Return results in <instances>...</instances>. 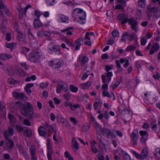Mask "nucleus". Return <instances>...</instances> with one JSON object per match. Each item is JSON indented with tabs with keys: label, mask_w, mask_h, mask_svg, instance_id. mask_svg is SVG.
<instances>
[{
	"label": "nucleus",
	"mask_w": 160,
	"mask_h": 160,
	"mask_svg": "<svg viewBox=\"0 0 160 160\" xmlns=\"http://www.w3.org/2000/svg\"><path fill=\"white\" fill-rule=\"evenodd\" d=\"M24 134L27 137H29L32 134L31 131L29 129H27L24 132Z\"/></svg>",
	"instance_id": "09e8293b"
},
{
	"label": "nucleus",
	"mask_w": 160,
	"mask_h": 160,
	"mask_svg": "<svg viewBox=\"0 0 160 160\" xmlns=\"http://www.w3.org/2000/svg\"><path fill=\"white\" fill-rule=\"evenodd\" d=\"M156 7H148L147 9V13L148 17H151L152 16L153 13H154Z\"/></svg>",
	"instance_id": "412c9836"
},
{
	"label": "nucleus",
	"mask_w": 160,
	"mask_h": 160,
	"mask_svg": "<svg viewBox=\"0 0 160 160\" xmlns=\"http://www.w3.org/2000/svg\"><path fill=\"white\" fill-rule=\"evenodd\" d=\"M45 129V128L42 126H40L38 129V132L39 134L42 136H44L46 134V132L44 131V129Z\"/></svg>",
	"instance_id": "393cba45"
},
{
	"label": "nucleus",
	"mask_w": 160,
	"mask_h": 160,
	"mask_svg": "<svg viewBox=\"0 0 160 160\" xmlns=\"http://www.w3.org/2000/svg\"><path fill=\"white\" fill-rule=\"evenodd\" d=\"M72 145L75 149L78 150V144L76 138L74 137H72Z\"/></svg>",
	"instance_id": "bb28decb"
},
{
	"label": "nucleus",
	"mask_w": 160,
	"mask_h": 160,
	"mask_svg": "<svg viewBox=\"0 0 160 160\" xmlns=\"http://www.w3.org/2000/svg\"><path fill=\"white\" fill-rule=\"evenodd\" d=\"M132 152L133 154L137 158L139 159L142 158V156L138 154L136 152L132 150Z\"/></svg>",
	"instance_id": "864d4df0"
},
{
	"label": "nucleus",
	"mask_w": 160,
	"mask_h": 160,
	"mask_svg": "<svg viewBox=\"0 0 160 160\" xmlns=\"http://www.w3.org/2000/svg\"><path fill=\"white\" fill-rule=\"evenodd\" d=\"M139 136L138 131L137 129H134L131 135V137L132 138H138Z\"/></svg>",
	"instance_id": "c756f323"
},
{
	"label": "nucleus",
	"mask_w": 160,
	"mask_h": 160,
	"mask_svg": "<svg viewBox=\"0 0 160 160\" xmlns=\"http://www.w3.org/2000/svg\"><path fill=\"white\" fill-rule=\"evenodd\" d=\"M102 136L101 133H99L97 134V139L98 140L99 142L101 143H102Z\"/></svg>",
	"instance_id": "5fc2aeb1"
},
{
	"label": "nucleus",
	"mask_w": 160,
	"mask_h": 160,
	"mask_svg": "<svg viewBox=\"0 0 160 160\" xmlns=\"http://www.w3.org/2000/svg\"><path fill=\"white\" fill-rule=\"evenodd\" d=\"M46 2L48 6L53 5L55 0H46Z\"/></svg>",
	"instance_id": "3c124183"
},
{
	"label": "nucleus",
	"mask_w": 160,
	"mask_h": 160,
	"mask_svg": "<svg viewBox=\"0 0 160 160\" xmlns=\"http://www.w3.org/2000/svg\"><path fill=\"white\" fill-rule=\"evenodd\" d=\"M83 41L82 37L79 38L75 41L74 43L76 45L75 48V50H78L80 49V47L82 45L81 43V41Z\"/></svg>",
	"instance_id": "dca6fc26"
},
{
	"label": "nucleus",
	"mask_w": 160,
	"mask_h": 160,
	"mask_svg": "<svg viewBox=\"0 0 160 160\" xmlns=\"http://www.w3.org/2000/svg\"><path fill=\"white\" fill-rule=\"evenodd\" d=\"M128 23L131 25V28L132 29L136 32L137 29L138 22L134 18H132L129 19Z\"/></svg>",
	"instance_id": "423d86ee"
},
{
	"label": "nucleus",
	"mask_w": 160,
	"mask_h": 160,
	"mask_svg": "<svg viewBox=\"0 0 160 160\" xmlns=\"http://www.w3.org/2000/svg\"><path fill=\"white\" fill-rule=\"evenodd\" d=\"M8 82L9 84H17L19 83L18 80H15L12 78H9L8 80Z\"/></svg>",
	"instance_id": "2f4dec72"
},
{
	"label": "nucleus",
	"mask_w": 160,
	"mask_h": 160,
	"mask_svg": "<svg viewBox=\"0 0 160 160\" xmlns=\"http://www.w3.org/2000/svg\"><path fill=\"white\" fill-rule=\"evenodd\" d=\"M18 149L21 153L25 155L26 154V150L23 147L20 146L18 147Z\"/></svg>",
	"instance_id": "0e129e2a"
},
{
	"label": "nucleus",
	"mask_w": 160,
	"mask_h": 160,
	"mask_svg": "<svg viewBox=\"0 0 160 160\" xmlns=\"http://www.w3.org/2000/svg\"><path fill=\"white\" fill-rule=\"evenodd\" d=\"M135 67L138 69H139L141 68V66L139 61H136L135 63Z\"/></svg>",
	"instance_id": "69168bd1"
},
{
	"label": "nucleus",
	"mask_w": 160,
	"mask_h": 160,
	"mask_svg": "<svg viewBox=\"0 0 160 160\" xmlns=\"http://www.w3.org/2000/svg\"><path fill=\"white\" fill-rule=\"evenodd\" d=\"M17 8L19 12V18L21 19L22 18V16L23 14H24V10L21 8V5L19 4H18Z\"/></svg>",
	"instance_id": "4be33fe9"
},
{
	"label": "nucleus",
	"mask_w": 160,
	"mask_h": 160,
	"mask_svg": "<svg viewBox=\"0 0 160 160\" xmlns=\"http://www.w3.org/2000/svg\"><path fill=\"white\" fill-rule=\"evenodd\" d=\"M16 129L19 132H22L23 130V128L21 126L17 125L16 126Z\"/></svg>",
	"instance_id": "bf43d9fd"
},
{
	"label": "nucleus",
	"mask_w": 160,
	"mask_h": 160,
	"mask_svg": "<svg viewBox=\"0 0 160 160\" xmlns=\"http://www.w3.org/2000/svg\"><path fill=\"white\" fill-rule=\"evenodd\" d=\"M34 27L36 28L42 27L43 25L39 19H35L33 22Z\"/></svg>",
	"instance_id": "5701e85b"
},
{
	"label": "nucleus",
	"mask_w": 160,
	"mask_h": 160,
	"mask_svg": "<svg viewBox=\"0 0 160 160\" xmlns=\"http://www.w3.org/2000/svg\"><path fill=\"white\" fill-rule=\"evenodd\" d=\"M140 41L141 45L144 46L145 45L147 42V39L145 38H143L141 39Z\"/></svg>",
	"instance_id": "e2e57ef3"
},
{
	"label": "nucleus",
	"mask_w": 160,
	"mask_h": 160,
	"mask_svg": "<svg viewBox=\"0 0 160 160\" xmlns=\"http://www.w3.org/2000/svg\"><path fill=\"white\" fill-rule=\"evenodd\" d=\"M148 152L146 148H144L142 150V155L141 156H142V158H140L142 159H143L144 158H146L148 154Z\"/></svg>",
	"instance_id": "7c9ffc66"
},
{
	"label": "nucleus",
	"mask_w": 160,
	"mask_h": 160,
	"mask_svg": "<svg viewBox=\"0 0 160 160\" xmlns=\"http://www.w3.org/2000/svg\"><path fill=\"white\" fill-rule=\"evenodd\" d=\"M153 154L156 157L158 158L160 155V148H156L155 152H154Z\"/></svg>",
	"instance_id": "49530a36"
},
{
	"label": "nucleus",
	"mask_w": 160,
	"mask_h": 160,
	"mask_svg": "<svg viewBox=\"0 0 160 160\" xmlns=\"http://www.w3.org/2000/svg\"><path fill=\"white\" fill-rule=\"evenodd\" d=\"M107 77H108L107 81L109 82L111 80V78L112 76V73L111 72H107L106 73Z\"/></svg>",
	"instance_id": "ea45409f"
},
{
	"label": "nucleus",
	"mask_w": 160,
	"mask_h": 160,
	"mask_svg": "<svg viewBox=\"0 0 160 160\" xmlns=\"http://www.w3.org/2000/svg\"><path fill=\"white\" fill-rule=\"evenodd\" d=\"M12 58L11 55L7 54H0V59L2 61L6 60Z\"/></svg>",
	"instance_id": "aec40b11"
},
{
	"label": "nucleus",
	"mask_w": 160,
	"mask_h": 160,
	"mask_svg": "<svg viewBox=\"0 0 160 160\" xmlns=\"http://www.w3.org/2000/svg\"><path fill=\"white\" fill-rule=\"evenodd\" d=\"M48 64L49 66L55 70H59L60 68L63 65V63L58 59L50 61Z\"/></svg>",
	"instance_id": "20e7f679"
},
{
	"label": "nucleus",
	"mask_w": 160,
	"mask_h": 160,
	"mask_svg": "<svg viewBox=\"0 0 160 160\" xmlns=\"http://www.w3.org/2000/svg\"><path fill=\"white\" fill-rule=\"evenodd\" d=\"M154 16L157 18H160V9L155 7V9L154 12Z\"/></svg>",
	"instance_id": "473e14b6"
},
{
	"label": "nucleus",
	"mask_w": 160,
	"mask_h": 160,
	"mask_svg": "<svg viewBox=\"0 0 160 160\" xmlns=\"http://www.w3.org/2000/svg\"><path fill=\"white\" fill-rule=\"evenodd\" d=\"M34 14L37 18V19H39L40 16L41 15V13L39 11L36 10L34 11Z\"/></svg>",
	"instance_id": "680f3d73"
},
{
	"label": "nucleus",
	"mask_w": 160,
	"mask_h": 160,
	"mask_svg": "<svg viewBox=\"0 0 160 160\" xmlns=\"http://www.w3.org/2000/svg\"><path fill=\"white\" fill-rule=\"evenodd\" d=\"M18 38L20 41H23L25 39V37L23 33L19 34L18 36Z\"/></svg>",
	"instance_id": "a19ab883"
},
{
	"label": "nucleus",
	"mask_w": 160,
	"mask_h": 160,
	"mask_svg": "<svg viewBox=\"0 0 160 160\" xmlns=\"http://www.w3.org/2000/svg\"><path fill=\"white\" fill-rule=\"evenodd\" d=\"M9 122L11 123H13L15 121V118L13 115L12 114H9L8 116Z\"/></svg>",
	"instance_id": "f704fd0d"
},
{
	"label": "nucleus",
	"mask_w": 160,
	"mask_h": 160,
	"mask_svg": "<svg viewBox=\"0 0 160 160\" xmlns=\"http://www.w3.org/2000/svg\"><path fill=\"white\" fill-rule=\"evenodd\" d=\"M6 140L7 141L6 142V145L4 146V148L5 149H12L14 146L13 142L10 139Z\"/></svg>",
	"instance_id": "ddd939ff"
},
{
	"label": "nucleus",
	"mask_w": 160,
	"mask_h": 160,
	"mask_svg": "<svg viewBox=\"0 0 160 160\" xmlns=\"http://www.w3.org/2000/svg\"><path fill=\"white\" fill-rule=\"evenodd\" d=\"M59 17L62 22L68 23L69 19L67 16L61 14L59 15Z\"/></svg>",
	"instance_id": "b1692460"
},
{
	"label": "nucleus",
	"mask_w": 160,
	"mask_h": 160,
	"mask_svg": "<svg viewBox=\"0 0 160 160\" xmlns=\"http://www.w3.org/2000/svg\"><path fill=\"white\" fill-rule=\"evenodd\" d=\"M57 119L58 122L62 124H64L68 122L66 119L63 118L61 115L58 116L57 117Z\"/></svg>",
	"instance_id": "cd10ccee"
},
{
	"label": "nucleus",
	"mask_w": 160,
	"mask_h": 160,
	"mask_svg": "<svg viewBox=\"0 0 160 160\" xmlns=\"http://www.w3.org/2000/svg\"><path fill=\"white\" fill-rule=\"evenodd\" d=\"M80 105L78 104H74L72 103L71 106H70V109L74 111L76 109L80 108Z\"/></svg>",
	"instance_id": "c9c22d12"
},
{
	"label": "nucleus",
	"mask_w": 160,
	"mask_h": 160,
	"mask_svg": "<svg viewBox=\"0 0 160 160\" xmlns=\"http://www.w3.org/2000/svg\"><path fill=\"white\" fill-rule=\"evenodd\" d=\"M109 129L106 128L102 129V132L103 135L107 137V136L108 135V132H109Z\"/></svg>",
	"instance_id": "79ce46f5"
},
{
	"label": "nucleus",
	"mask_w": 160,
	"mask_h": 160,
	"mask_svg": "<svg viewBox=\"0 0 160 160\" xmlns=\"http://www.w3.org/2000/svg\"><path fill=\"white\" fill-rule=\"evenodd\" d=\"M78 60L82 66H84L88 62V59L87 57L81 55L78 57Z\"/></svg>",
	"instance_id": "1a4fd4ad"
},
{
	"label": "nucleus",
	"mask_w": 160,
	"mask_h": 160,
	"mask_svg": "<svg viewBox=\"0 0 160 160\" xmlns=\"http://www.w3.org/2000/svg\"><path fill=\"white\" fill-rule=\"evenodd\" d=\"M102 94L104 96L107 97L108 98H111L109 92L107 90H104L102 92Z\"/></svg>",
	"instance_id": "de8ad7c7"
},
{
	"label": "nucleus",
	"mask_w": 160,
	"mask_h": 160,
	"mask_svg": "<svg viewBox=\"0 0 160 160\" xmlns=\"http://www.w3.org/2000/svg\"><path fill=\"white\" fill-rule=\"evenodd\" d=\"M72 16L75 18L77 16L80 20V21H79L80 24H83L85 23L86 14L85 12L82 10L78 8H75L73 10Z\"/></svg>",
	"instance_id": "f03ea898"
},
{
	"label": "nucleus",
	"mask_w": 160,
	"mask_h": 160,
	"mask_svg": "<svg viewBox=\"0 0 160 160\" xmlns=\"http://www.w3.org/2000/svg\"><path fill=\"white\" fill-rule=\"evenodd\" d=\"M70 89L72 92L76 93L78 91V88L75 87L74 85H72L70 86Z\"/></svg>",
	"instance_id": "e433bc0d"
},
{
	"label": "nucleus",
	"mask_w": 160,
	"mask_h": 160,
	"mask_svg": "<svg viewBox=\"0 0 160 160\" xmlns=\"http://www.w3.org/2000/svg\"><path fill=\"white\" fill-rule=\"evenodd\" d=\"M17 107H19L22 113L25 116L29 115L32 117V106L30 103H28L26 105L22 103L21 101H17L16 103Z\"/></svg>",
	"instance_id": "f257e3e1"
},
{
	"label": "nucleus",
	"mask_w": 160,
	"mask_h": 160,
	"mask_svg": "<svg viewBox=\"0 0 160 160\" xmlns=\"http://www.w3.org/2000/svg\"><path fill=\"white\" fill-rule=\"evenodd\" d=\"M118 20L121 22V24H122L126 23L129 20L128 15L123 13L118 15Z\"/></svg>",
	"instance_id": "0eeeda50"
},
{
	"label": "nucleus",
	"mask_w": 160,
	"mask_h": 160,
	"mask_svg": "<svg viewBox=\"0 0 160 160\" xmlns=\"http://www.w3.org/2000/svg\"><path fill=\"white\" fill-rule=\"evenodd\" d=\"M41 54L37 51L34 50L29 55V59L30 62H36L40 58Z\"/></svg>",
	"instance_id": "7ed1b4c3"
},
{
	"label": "nucleus",
	"mask_w": 160,
	"mask_h": 160,
	"mask_svg": "<svg viewBox=\"0 0 160 160\" xmlns=\"http://www.w3.org/2000/svg\"><path fill=\"white\" fill-rule=\"evenodd\" d=\"M124 158L125 160H131L130 156L125 152L123 153Z\"/></svg>",
	"instance_id": "052dcab7"
},
{
	"label": "nucleus",
	"mask_w": 160,
	"mask_h": 160,
	"mask_svg": "<svg viewBox=\"0 0 160 160\" xmlns=\"http://www.w3.org/2000/svg\"><path fill=\"white\" fill-rule=\"evenodd\" d=\"M145 0H138V5L141 7H144L145 6Z\"/></svg>",
	"instance_id": "8fccbe9b"
},
{
	"label": "nucleus",
	"mask_w": 160,
	"mask_h": 160,
	"mask_svg": "<svg viewBox=\"0 0 160 160\" xmlns=\"http://www.w3.org/2000/svg\"><path fill=\"white\" fill-rule=\"evenodd\" d=\"M121 113L122 115L126 114H129V110L127 108L121 110Z\"/></svg>",
	"instance_id": "13d9d810"
},
{
	"label": "nucleus",
	"mask_w": 160,
	"mask_h": 160,
	"mask_svg": "<svg viewBox=\"0 0 160 160\" xmlns=\"http://www.w3.org/2000/svg\"><path fill=\"white\" fill-rule=\"evenodd\" d=\"M64 98L67 101H69L70 100L71 97V94L69 93H66L63 95Z\"/></svg>",
	"instance_id": "c03bdc74"
},
{
	"label": "nucleus",
	"mask_w": 160,
	"mask_h": 160,
	"mask_svg": "<svg viewBox=\"0 0 160 160\" xmlns=\"http://www.w3.org/2000/svg\"><path fill=\"white\" fill-rule=\"evenodd\" d=\"M104 117L106 119H108L109 118V113L108 111H104L103 112Z\"/></svg>",
	"instance_id": "774afa93"
},
{
	"label": "nucleus",
	"mask_w": 160,
	"mask_h": 160,
	"mask_svg": "<svg viewBox=\"0 0 160 160\" xmlns=\"http://www.w3.org/2000/svg\"><path fill=\"white\" fill-rule=\"evenodd\" d=\"M139 133L142 136L141 142L142 143H144L148 136L147 132L146 131H140L139 132Z\"/></svg>",
	"instance_id": "4468645a"
},
{
	"label": "nucleus",
	"mask_w": 160,
	"mask_h": 160,
	"mask_svg": "<svg viewBox=\"0 0 160 160\" xmlns=\"http://www.w3.org/2000/svg\"><path fill=\"white\" fill-rule=\"evenodd\" d=\"M13 128L12 127H8V129L5 130L4 133L5 140L10 139L11 137L13 135Z\"/></svg>",
	"instance_id": "39448f33"
},
{
	"label": "nucleus",
	"mask_w": 160,
	"mask_h": 160,
	"mask_svg": "<svg viewBox=\"0 0 160 160\" xmlns=\"http://www.w3.org/2000/svg\"><path fill=\"white\" fill-rule=\"evenodd\" d=\"M53 51L57 55L60 54L61 50L59 46L54 45L52 47V49L49 48L48 52L52 54Z\"/></svg>",
	"instance_id": "9d476101"
},
{
	"label": "nucleus",
	"mask_w": 160,
	"mask_h": 160,
	"mask_svg": "<svg viewBox=\"0 0 160 160\" xmlns=\"http://www.w3.org/2000/svg\"><path fill=\"white\" fill-rule=\"evenodd\" d=\"M112 34L114 38L119 37V32L118 31L116 30H114L112 32Z\"/></svg>",
	"instance_id": "58836bf2"
},
{
	"label": "nucleus",
	"mask_w": 160,
	"mask_h": 160,
	"mask_svg": "<svg viewBox=\"0 0 160 160\" xmlns=\"http://www.w3.org/2000/svg\"><path fill=\"white\" fill-rule=\"evenodd\" d=\"M109 129L106 128L102 129V132L103 135L107 137V136L108 135V132H109Z\"/></svg>",
	"instance_id": "37998d69"
},
{
	"label": "nucleus",
	"mask_w": 160,
	"mask_h": 160,
	"mask_svg": "<svg viewBox=\"0 0 160 160\" xmlns=\"http://www.w3.org/2000/svg\"><path fill=\"white\" fill-rule=\"evenodd\" d=\"M47 146L48 150L47 156L48 159V160H52V154L53 153V152L52 150L51 143L48 141L47 143Z\"/></svg>",
	"instance_id": "6e6552de"
},
{
	"label": "nucleus",
	"mask_w": 160,
	"mask_h": 160,
	"mask_svg": "<svg viewBox=\"0 0 160 160\" xmlns=\"http://www.w3.org/2000/svg\"><path fill=\"white\" fill-rule=\"evenodd\" d=\"M89 128L88 126L86 125V124L83 125L82 128V130L85 132H87L89 129Z\"/></svg>",
	"instance_id": "6e6d98bb"
},
{
	"label": "nucleus",
	"mask_w": 160,
	"mask_h": 160,
	"mask_svg": "<svg viewBox=\"0 0 160 160\" xmlns=\"http://www.w3.org/2000/svg\"><path fill=\"white\" fill-rule=\"evenodd\" d=\"M48 83L46 82H42L40 84V87L42 88H44L48 87Z\"/></svg>",
	"instance_id": "4d7b16f0"
},
{
	"label": "nucleus",
	"mask_w": 160,
	"mask_h": 160,
	"mask_svg": "<svg viewBox=\"0 0 160 160\" xmlns=\"http://www.w3.org/2000/svg\"><path fill=\"white\" fill-rule=\"evenodd\" d=\"M113 69V66L112 65L110 66L108 65H106L105 66V69L107 72H109V70H112Z\"/></svg>",
	"instance_id": "338daca9"
},
{
	"label": "nucleus",
	"mask_w": 160,
	"mask_h": 160,
	"mask_svg": "<svg viewBox=\"0 0 160 160\" xmlns=\"http://www.w3.org/2000/svg\"><path fill=\"white\" fill-rule=\"evenodd\" d=\"M15 44L14 43H8L6 42L5 43V46L8 48H10L11 49H12L13 48V47L14 45Z\"/></svg>",
	"instance_id": "a18cd8bd"
},
{
	"label": "nucleus",
	"mask_w": 160,
	"mask_h": 160,
	"mask_svg": "<svg viewBox=\"0 0 160 160\" xmlns=\"http://www.w3.org/2000/svg\"><path fill=\"white\" fill-rule=\"evenodd\" d=\"M58 84L61 87L63 91L66 92H68V85L66 82L60 81L58 82Z\"/></svg>",
	"instance_id": "9b49d317"
},
{
	"label": "nucleus",
	"mask_w": 160,
	"mask_h": 160,
	"mask_svg": "<svg viewBox=\"0 0 160 160\" xmlns=\"http://www.w3.org/2000/svg\"><path fill=\"white\" fill-rule=\"evenodd\" d=\"M142 11L140 10H138L136 12V17L137 19H139L141 17Z\"/></svg>",
	"instance_id": "603ef678"
},
{
	"label": "nucleus",
	"mask_w": 160,
	"mask_h": 160,
	"mask_svg": "<svg viewBox=\"0 0 160 160\" xmlns=\"http://www.w3.org/2000/svg\"><path fill=\"white\" fill-rule=\"evenodd\" d=\"M13 96L18 98H21L23 100H25L27 98L26 96L23 93H19L17 92H13Z\"/></svg>",
	"instance_id": "a211bd4d"
},
{
	"label": "nucleus",
	"mask_w": 160,
	"mask_h": 160,
	"mask_svg": "<svg viewBox=\"0 0 160 160\" xmlns=\"http://www.w3.org/2000/svg\"><path fill=\"white\" fill-rule=\"evenodd\" d=\"M74 28L72 27L67 28H66L62 30L61 32H66L67 35L72 36V32L73 31Z\"/></svg>",
	"instance_id": "f3484780"
},
{
	"label": "nucleus",
	"mask_w": 160,
	"mask_h": 160,
	"mask_svg": "<svg viewBox=\"0 0 160 160\" xmlns=\"http://www.w3.org/2000/svg\"><path fill=\"white\" fill-rule=\"evenodd\" d=\"M4 9V11L7 15H10V12L7 7L3 3V0H0V9Z\"/></svg>",
	"instance_id": "6ab92c4d"
},
{
	"label": "nucleus",
	"mask_w": 160,
	"mask_h": 160,
	"mask_svg": "<svg viewBox=\"0 0 160 160\" xmlns=\"http://www.w3.org/2000/svg\"><path fill=\"white\" fill-rule=\"evenodd\" d=\"M116 135L114 134L112 130H109L107 138H116Z\"/></svg>",
	"instance_id": "72a5a7b5"
},
{
	"label": "nucleus",
	"mask_w": 160,
	"mask_h": 160,
	"mask_svg": "<svg viewBox=\"0 0 160 160\" xmlns=\"http://www.w3.org/2000/svg\"><path fill=\"white\" fill-rule=\"evenodd\" d=\"M136 47L135 46L130 45L128 47L126 48V51L131 52L134 51L136 49Z\"/></svg>",
	"instance_id": "4c0bfd02"
},
{
	"label": "nucleus",
	"mask_w": 160,
	"mask_h": 160,
	"mask_svg": "<svg viewBox=\"0 0 160 160\" xmlns=\"http://www.w3.org/2000/svg\"><path fill=\"white\" fill-rule=\"evenodd\" d=\"M30 150L32 160H36L37 158L35 156L36 149L35 146L34 145L31 146L30 148Z\"/></svg>",
	"instance_id": "2eb2a0df"
},
{
	"label": "nucleus",
	"mask_w": 160,
	"mask_h": 160,
	"mask_svg": "<svg viewBox=\"0 0 160 160\" xmlns=\"http://www.w3.org/2000/svg\"><path fill=\"white\" fill-rule=\"evenodd\" d=\"M160 48L159 44L157 43H155L152 44L151 46V49L150 51V54L152 55L154 53L159 50Z\"/></svg>",
	"instance_id": "f8f14e48"
},
{
	"label": "nucleus",
	"mask_w": 160,
	"mask_h": 160,
	"mask_svg": "<svg viewBox=\"0 0 160 160\" xmlns=\"http://www.w3.org/2000/svg\"><path fill=\"white\" fill-rule=\"evenodd\" d=\"M44 127L46 130L50 132H55L53 128L50 125L47 123H46L44 125Z\"/></svg>",
	"instance_id": "c85d7f7f"
},
{
	"label": "nucleus",
	"mask_w": 160,
	"mask_h": 160,
	"mask_svg": "<svg viewBox=\"0 0 160 160\" xmlns=\"http://www.w3.org/2000/svg\"><path fill=\"white\" fill-rule=\"evenodd\" d=\"M91 82L88 81L86 83L81 84L80 87L82 89H86L89 88L91 86Z\"/></svg>",
	"instance_id": "a878e982"
}]
</instances>
